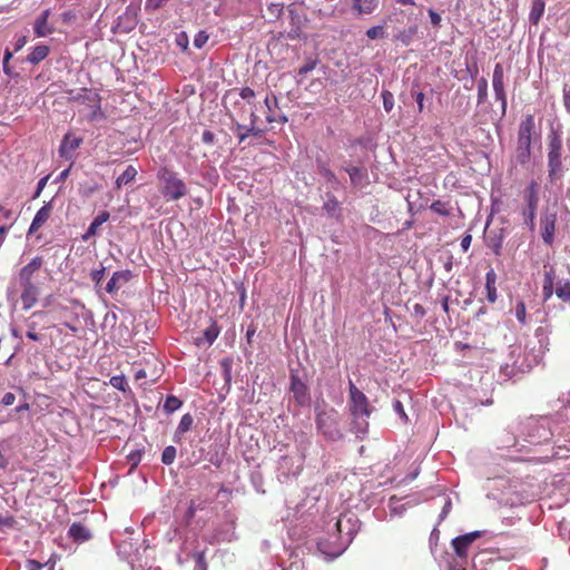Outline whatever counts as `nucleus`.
Here are the masks:
<instances>
[{
	"instance_id": "nucleus-12",
	"label": "nucleus",
	"mask_w": 570,
	"mask_h": 570,
	"mask_svg": "<svg viewBox=\"0 0 570 570\" xmlns=\"http://www.w3.org/2000/svg\"><path fill=\"white\" fill-rule=\"evenodd\" d=\"M82 141L83 139L81 137L76 136L71 132H67L63 136L61 144L59 146V156L67 160H71L73 157V151L81 146Z\"/></svg>"
},
{
	"instance_id": "nucleus-30",
	"label": "nucleus",
	"mask_w": 570,
	"mask_h": 570,
	"mask_svg": "<svg viewBox=\"0 0 570 570\" xmlns=\"http://www.w3.org/2000/svg\"><path fill=\"white\" fill-rule=\"evenodd\" d=\"M258 116L253 108L249 110V125L247 126V132L249 136L259 137L263 130L257 126Z\"/></svg>"
},
{
	"instance_id": "nucleus-10",
	"label": "nucleus",
	"mask_w": 570,
	"mask_h": 570,
	"mask_svg": "<svg viewBox=\"0 0 570 570\" xmlns=\"http://www.w3.org/2000/svg\"><path fill=\"white\" fill-rule=\"evenodd\" d=\"M20 287L22 308L28 311L37 304L40 296V288L36 283H20Z\"/></svg>"
},
{
	"instance_id": "nucleus-20",
	"label": "nucleus",
	"mask_w": 570,
	"mask_h": 570,
	"mask_svg": "<svg viewBox=\"0 0 570 570\" xmlns=\"http://www.w3.org/2000/svg\"><path fill=\"white\" fill-rule=\"evenodd\" d=\"M543 285H542V297L543 301H549L553 295V284H554V269L553 267H549L544 269L543 275Z\"/></svg>"
},
{
	"instance_id": "nucleus-53",
	"label": "nucleus",
	"mask_w": 570,
	"mask_h": 570,
	"mask_svg": "<svg viewBox=\"0 0 570 570\" xmlns=\"http://www.w3.org/2000/svg\"><path fill=\"white\" fill-rule=\"evenodd\" d=\"M104 275H105V268L104 267H101L100 269H95V271L91 272V279L96 284H99L102 281Z\"/></svg>"
},
{
	"instance_id": "nucleus-63",
	"label": "nucleus",
	"mask_w": 570,
	"mask_h": 570,
	"mask_svg": "<svg viewBox=\"0 0 570 570\" xmlns=\"http://www.w3.org/2000/svg\"><path fill=\"white\" fill-rule=\"evenodd\" d=\"M563 104L567 111L570 114V91H567L566 89L563 92Z\"/></svg>"
},
{
	"instance_id": "nucleus-57",
	"label": "nucleus",
	"mask_w": 570,
	"mask_h": 570,
	"mask_svg": "<svg viewBox=\"0 0 570 570\" xmlns=\"http://www.w3.org/2000/svg\"><path fill=\"white\" fill-rule=\"evenodd\" d=\"M16 401V395L11 392H7L2 397V404L3 405H12Z\"/></svg>"
},
{
	"instance_id": "nucleus-4",
	"label": "nucleus",
	"mask_w": 570,
	"mask_h": 570,
	"mask_svg": "<svg viewBox=\"0 0 570 570\" xmlns=\"http://www.w3.org/2000/svg\"><path fill=\"white\" fill-rule=\"evenodd\" d=\"M157 176L163 184L160 191L165 198L178 200L187 194L185 183L177 177L176 173L167 167L160 168Z\"/></svg>"
},
{
	"instance_id": "nucleus-58",
	"label": "nucleus",
	"mask_w": 570,
	"mask_h": 570,
	"mask_svg": "<svg viewBox=\"0 0 570 570\" xmlns=\"http://www.w3.org/2000/svg\"><path fill=\"white\" fill-rule=\"evenodd\" d=\"M215 139V135L210 130H205L202 136V140L205 144H213Z\"/></svg>"
},
{
	"instance_id": "nucleus-19",
	"label": "nucleus",
	"mask_w": 570,
	"mask_h": 570,
	"mask_svg": "<svg viewBox=\"0 0 570 570\" xmlns=\"http://www.w3.org/2000/svg\"><path fill=\"white\" fill-rule=\"evenodd\" d=\"M69 537L78 543H83L91 539V532L81 523H72L68 530Z\"/></svg>"
},
{
	"instance_id": "nucleus-38",
	"label": "nucleus",
	"mask_w": 570,
	"mask_h": 570,
	"mask_svg": "<svg viewBox=\"0 0 570 570\" xmlns=\"http://www.w3.org/2000/svg\"><path fill=\"white\" fill-rule=\"evenodd\" d=\"M246 128L247 126H244L238 121H236L232 127V130L236 134L239 144L244 142L246 138L249 137Z\"/></svg>"
},
{
	"instance_id": "nucleus-50",
	"label": "nucleus",
	"mask_w": 570,
	"mask_h": 570,
	"mask_svg": "<svg viewBox=\"0 0 570 570\" xmlns=\"http://www.w3.org/2000/svg\"><path fill=\"white\" fill-rule=\"evenodd\" d=\"M315 66H316L315 61L305 62L302 67H299L298 76H305L306 73L311 72L312 70H314Z\"/></svg>"
},
{
	"instance_id": "nucleus-27",
	"label": "nucleus",
	"mask_w": 570,
	"mask_h": 570,
	"mask_svg": "<svg viewBox=\"0 0 570 570\" xmlns=\"http://www.w3.org/2000/svg\"><path fill=\"white\" fill-rule=\"evenodd\" d=\"M546 8L544 0H532L531 11L529 13V20L531 23L537 24L543 16Z\"/></svg>"
},
{
	"instance_id": "nucleus-28",
	"label": "nucleus",
	"mask_w": 570,
	"mask_h": 570,
	"mask_svg": "<svg viewBox=\"0 0 570 570\" xmlns=\"http://www.w3.org/2000/svg\"><path fill=\"white\" fill-rule=\"evenodd\" d=\"M137 176V169L129 165L124 173L116 179V188L120 189L122 186L130 184Z\"/></svg>"
},
{
	"instance_id": "nucleus-32",
	"label": "nucleus",
	"mask_w": 570,
	"mask_h": 570,
	"mask_svg": "<svg viewBox=\"0 0 570 570\" xmlns=\"http://www.w3.org/2000/svg\"><path fill=\"white\" fill-rule=\"evenodd\" d=\"M366 36L371 40L383 39L386 37V30L384 24H377L366 30Z\"/></svg>"
},
{
	"instance_id": "nucleus-37",
	"label": "nucleus",
	"mask_w": 570,
	"mask_h": 570,
	"mask_svg": "<svg viewBox=\"0 0 570 570\" xmlns=\"http://www.w3.org/2000/svg\"><path fill=\"white\" fill-rule=\"evenodd\" d=\"M556 295L562 301H570V282L567 281L562 284H558Z\"/></svg>"
},
{
	"instance_id": "nucleus-60",
	"label": "nucleus",
	"mask_w": 570,
	"mask_h": 570,
	"mask_svg": "<svg viewBox=\"0 0 570 570\" xmlns=\"http://www.w3.org/2000/svg\"><path fill=\"white\" fill-rule=\"evenodd\" d=\"M48 176L41 178L39 181H38V185H37V190H36V194H35V198L38 197L40 195V193L42 191V189L45 188V186L47 185V181H48Z\"/></svg>"
},
{
	"instance_id": "nucleus-62",
	"label": "nucleus",
	"mask_w": 570,
	"mask_h": 570,
	"mask_svg": "<svg viewBox=\"0 0 570 570\" xmlns=\"http://www.w3.org/2000/svg\"><path fill=\"white\" fill-rule=\"evenodd\" d=\"M9 228H10V226H6V225L0 226V246L6 240V236H7Z\"/></svg>"
},
{
	"instance_id": "nucleus-11",
	"label": "nucleus",
	"mask_w": 570,
	"mask_h": 570,
	"mask_svg": "<svg viewBox=\"0 0 570 570\" xmlns=\"http://www.w3.org/2000/svg\"><path fill=\"white\" fill-rule=\"evenodd\" d=\"M291 392L293 393L295 402L299 406L307 405L309 403V393L307 385L296 374H291Z\"/></svg>"
},
{
	"instance_id": "nucleus-9",
	"label": "nucleus",
	"mask_w": 570,
	"mask_h": 570,
	"mask_svg": "<svg viewBox=\"0 0 570 570\" xmlns=\"http://www.w3.org/2000/svg\"><path fill=\"white\" fill-rule=\"evenodd\" d=\"M557 224V214L546 210L540 218L541 236L547 245H552Z\"/></svg>"
},
{
	"instance_id": "nucleus-33",
	"label": "nucleus",
	"mask_w": 570,
	"mask_h": 570,
	"mask_svg": "<svg viewBox=\"0 0 570 570\" xmlns=\"http://www.w3.org/2000/svg\"><path fill=\"white\" fill-rule=\"evenodd\" d=\"M181 404L183 403L178 397L174 395H168L164 403V410L165 412L170 414L177 411L181 406Z\"/></svg>"
},
{
	"instance_id": "nucleus-22",
	"label": "nucleus",
	"mask_w": 570,
	"mask_h": 570,
	"mask_svg": "<svg viewBox=\"0 0 570 570\" xmlns=\"http://www.w3.org/2000/svg\"><path fill=\"white\" fill-rule=\"evenodd\" d=\"M380 4V0H354L353 9L358 14H372Z\"/></svg>"
},
{
	"instance_id": "nucleus-5",
	"label": "nucleus",
	"mask_w": 570,
	"mask_h": 570,
	"mask_svg": "<svg viewBox=\"0 0 570 570\" xmlns=\"http://www.w3.org/2000/svg\"><path fill=\"white\" fill-rule=\"evenodd\" d=\"M523 202L524 205L521 208V216L523 223L530 228V230H534L535 227V216L539 204V185L537 181L532 180L523 190Z\"/></svg>"
},
{
	"instance_id": "nucleus-36",
	"label": "nucleus",
	"mask_w": 570,
	"mask_h": 570,
	"mask_svg": "<svg viewBox=\"0 0 570 570\" xmlns=\"http://www.w3.org/2000/svg\"><path fill=\"white\" fill-rule=\"evenodd\" d=\"M177 450L173 445H168L164 449L161 454V462L166 465H170L176 459Z\"/></svg>"
},
{
	"instance_id": "nucleus-23",
	"label": "nucleus",
	"mask_w": 570,
	"mask_h": 570,
	"mask_svg": "<svg viewBox=\"0 0 570 570\" xmlns=\"http://www.w3.org/2000/svg\"><path fill=\"white\" fill-rule=\"evenodd\" d=\"M487 246L493 252L494 255H501L503 235L502 232H490L487 237Z\"/></svg>"
},
{
	"instance_id": "nucleus-61",
	"label": "nucleus",
	"mask_w": 570,
	"mask_h": 570,
	"mask_svg": "<svg viewBox=\"0 0 570 570\" xmlns=\"http://www.w3.org/2000/svg\"><path fill=\"white\" fill-rule=\"evenodd\" d=\"M27 41L28 40L26 36L19 37L18 40L16 41L14 51L18 52L19 50H21L26 46Z\"/></svg>"
},
{
	"instance_id": "nucleus-46",
	"label": "nucleus",
	"mask_w": 570,
	"mask_h": 570,
	"mask_svg": "<svg viewBox=\"0 0 570 570\" xmlns=\"http://www.w3.org/2000/svg\"><path fill=\"white\" fill-rule=\"evenodd\" d=\"M204 334H205L206 342L208 344H212L216 340V337L218 336L219 330H218V327L215 324H213L212 326H209L205 331Z\"/></svg>"
},
{
	"instance_id": "nucleus-2",
	"label": "nucleus",
	"mask_w": 570,
	"mask_h": 570,
	"mask_svg": "<svg viewBox=\"0 0 570 570\" xmlns=\"http://www.w3.org/2000/svg\"><path fill=\"white\" fill-rule=\"evenodd\" d=\"M315 424L326 441L336 442L343 438L340 413L324 401L315 406Z\"/></svg>"
},
{
	"instance_id": "nucleus-26",
	"label": "nucleus",
	"mask_w": 570,
	"mask_h": 570,
	"mask_svg": "<svg viewBox=\"0 0 570 570\" xmlns=\"http://www.w3.org/2000/svg\"><path fill=\"white\" fill-rule=\"evenodd\" d=\"M416 32H417V28L415 26H411V27H409L406 29H403V30L399 31L394 36L393 40L395 42H400L403 46H409L412 42V40H413L414 36L416 35Z\"/></svg>"
},
{
	"instance_id": "nucleus-21",
	"label": "nucleus",
	"mask_w": 570,
	"mask_h": 570,
	"mask_svg": "<svg viewBox=\"0 0 570 570\" xmlns=\"http://www.w3.org/2000/svg\"><path fill=\"white\" fill-rule=\"evenodd\" d=\"M495 283H497V274H495V272L491 268V269H490L489 272H487V274H485L487 299H488L490 303H494V302L497 301V298H498Z\"/></svg>"
},
{
	"instance_id": "nucleus-55",
	"label": "nucleus",
	"mask_w": 570,
	"mask_h": 570,
	"mask_svg": "<svg viewBox=\"0 0 570 570\" xmlns=\"http://www.w3.org/2000/svg\"><path fill=\"white\" fill-rule=\"evenodd\" d=\"M472 242V235L466 233L461 239V247L463 252H468Z\"/></svg>"
},
{
	"instance_id": "nucleus-24",
	"label": "nucleus",
	"mask_w": 570,
	"mask_h": 570,
	"mask_svg": "<svg viewBox=\"0 0 570 570\" xmlns=\"http://www.w3.org/2000/svg\"><path fill=\"white\" fill-rule=\"evenodd\" d=\"M265 106L267 108V114H266V121L269 122V124H273V122H279V124H284L287 121V118L285 116H276V114L274 112L273 108H272V105H277V98L275 96L273 97H266L265 100Z\"/></svg>"
},
{
	"instance_id": "nucleus-48",
	"label": "nucleus",
	"mask_w": 570,
	"mask_h": 570,
	"mask_svg": "<svg viewBox=\"0 0 570 570\" xmlns=\"http://www.w3.org/2000/svg\"><path fill=\"white\" fill-rule=\"evenodd\" d=\"M235 109H237V115L240 119H245V115L248 114L249 115V109H247L246 107V104L244 102H240V101H235Z\"/></svg>"
},
{
	"instance_id": "nucleus-49",
	"label": "nucleus",
	"mask_w": 570,
	"mask_h": 570,
	"mask_svg": "<svg viewBox=\"0 0 570 570\" xmlns=\"http://www.w3.org/2000/svg\"><path fill=\"white\" fill-rule=\"evenodd\" d=\"M393 409H394V411H395V412L401 416V419H402L403 421H405V422L407 421V416H406V414H405V411H404V407H403V404H402V402H401V401L395 400V401L393 402Z\"/></svg>"
},
{
	"instance_id": "nucleus-3",
	"label": "nucleus",
	"mask_w": 570,
	"mask_h": 570,
	"mask_svg": "<svg viewBox=\"0 0 570 570\" xmlns=\"http://www.w3.org/2000/svg\"><path fill=\"white\" fill-rule=\"evenodd\" d=\"M534 128L535 122L532 115H527L519 125L515 157L521 165H524L530 160Z\"/></svg>"
},
{
	"instance_id": "nucleus-18",
	"label": "nucleus",
	"mask_w": 570,
	"mask_h": 570,
	"mask_svg": "<svg viewBox=\"0 0 570 570\" xmlns=\"http://www.w3.org/2000/svg\"><path fill=\"white\" fill-rule=\"evenodd\" d=\"M110 218V214L107 210L100 212L89 225L87 232L82 235V240L88 242L91 237L98 234V228L108 222Z\"/></svg>"
},
{
	"instance_id": "nucleus-35",
	"label": "nucleus",
	"mask_w": 570,
	"mask_h": 570,
	"mask_svg": "<svg viewBox=\"0 0 570 570\" xmlns=\"http://www.w3.org/2000/svg\"><path fill=\"white\" fill-rule=\"evenodd\" d=\"M324 210L330 215H334L340 210V203L333 195H327V199L323 205Z\"/></svg>"
},
{
	"instance_id": "nucleus-56",
	"label": "nucleus",
	"mask_w": 570,
	"mask_h": 570,
	"mask_svg": "<svg viewBox=\"0 0 570 570\" xmlns=\"http://www.w3.org/2000/svg\"><path fill=\"white\" fill-rule=\"evenodd\" d=\"M26 568L27 570H41L43 564L37 560L29 559L27 560Z\"/></svg>"
},
{
	"instance_id": "nucleus-64",
	"label": "nucleus",
	"mask_w": 570,
	"mask_h": 570,
	"mask_svg": "<svg viewBox=\"0 0 570 570\" xmlns=\"http://www.w3.org/2000/svg\"><path fill=\"white\" fill-rule=\"evenodd\" d=\"M27 337L32 340V341H39L40 337L39 335L37 334L36 330H35V325L27 332Z\"/></svg>"
},
{
	"instance_id": "nucleus-41",
	"label": "nucleus",
	"mask_w": 570,
	"mask_h": 570,
	"mask_svg": "<svg viewBox=\"0 0 570 570\" xmlns=\"http://www.w3.org/2000/svg\"><path fill=\"white\" fill-rule=\"evenodd\" d=\"M383 100V107L386 112H391L394 107L393 94L389 90H383L381 94Z\"/></svg>"
},
{
	"instance_id": "nucleus-6",
	"label": "nucleus",
	"mask_w": 570,
	"mask_h": 570,
	"mask_svg": "<svg viewBox=\"0 0 570 570\" xmlns=\"http://www.w3.org/2000/svg\"><path fill=\"white\" fill-rule=\"evenodd\" d=\"M492 86L495 99L501 104L502 116L507 112V94L504 89V70L501 63H497L493 70Z\"/></svg>"
},
{
	"instance_id": "nucleus-47",
	"label": "nucleus",
	"mask_w": 570,
	"mask_h": 570,
	"mask_svg": "<svg viewBox=\"0 0 570 570\" xmlns=\"http://www.w3.org/2000/svg\"><path fill=\"white\" fill-rule=\"evenodd\" d=\"M208 40V35L205 31H199L194 38V46L202 49Z\"/></svg>"
},
{
	"instance_id": "nucleus-7",
	"label": "nucleus",
	"mask_w": 570,
	"mask_h": 570,
	"mask_svg": "<svg viewBox=\"0 0 570 570\" xmlns=\"http://www.w3.org/2000/svg\"><path fill=\"white\" fill-rule=\"evenodd\" d=\"M561 140L558 137L552 138L549 142L548 153L549 176L551 178H554L561 170Z\"/></svg>"
},
{
	"instance_id": "nucleus-51",
	"label": "nucleus",
	"mask_w": 570,
	"mask_h": 570,
	"mask_svg": "<svg viewBox=\"0 0 570 570\" xmlns=\"http://www.w3.org/2000/svg\"><path fill=\"white\" fill-rule=\"evenodd\" d=\"M413 97L415 98V101L417 104L419 112H422L424 110V94L422 91H415L413 92Z\"/></svg>"
},
{
	"instance_id": "nucleus-43",
	"label": "nucleus",
	"mask_w": 570,
	"mask_h": 570,
	"mask_svg": "<svg viewBox=\"0 0 570 570\" xmlns=\"http://www.w3.org/2000/svg\"><path fill=\"white\" fill-rule=\"evenodd\" d=\"M239 97L246 101L250 108H253V99L255 98V91L249 87H244L239 90Z\"/></svg>"
},
{
	"instance_id": "nucleus-1",
	"label": "nucleus",
	"mask_w": 570,
	"mask_h": 570,
	"mask_svg": "<svg viewBox=\"0 0 570 570\" xmlns=\"http://www.w3.org/2000/svg\"><path fill=\"white\" fill-rule=\"evenodd\" d=\"M348 410L352 415V425L356 434H365L368 430L367 419L371 415V407L367 396L350 381L348 384Z\"/></svg>"
},
{
	"instance_id": "nucleus-25",
	"label": "nucleus",
	"mask_w": 570,
	"mask_h": 570,
	"mask_svg": "<svg viewBox=\"0 0 570 570\" xmlns=\"http://www.w3.org/2000/svg\"><path fill=\"white\" fill-rule=\"evenodd\" d=\"M50 52V48L46 45L36 46L27 57V61L32 65H38L45 60Z\"/></svg>"
},
{
	"instance_id": "nucleus-17",
	"label": "nucleus",
	"mask_w": 570,
	"mask_h": 570,
	"mask_svg": "<svg viewBox=\"0 0 570 570\" xmlns=\"http://www.w3.org/2000/svg\"><path fill=\"white\" fill-rule=\"evenodd\" d=\"M52 212V206L50 203H46L35 215L32 223L29 227V234L36 233L39 230L49 219Z\"/></svg>"
},
{
	"instance_id": "nucleus-16",
	"label": "nucleus",
	"mask_w": 570,
	"mask_h": 570,
	"mask_svg": "<svg viewBox=\"0 0 570 570\" xmlns=\"http://www.w3.org/2000/svg\"><path fill=\"white\" fill-rule=\"evenodd\" d=\"M50 17V10L47 9L35 20L33 32L36 37L42 38L51 35L55 31L52 24L48 22Z\"/></svg>"
},
{
	"instance_id": "nucleus-15",
	"label": "nucleus",
	"mask_w": 570,
	"mask_h": 570,
	"mask_svg": "<svg viewBox=\"0 0 570 570\" xmlns=\"http://www.w3.org/2000/svg\"><path fill=\"white\" fill-rule=\"evenodd\" d=\"M131 278L132 273L129 269L115 272L106 285V292L109 294L118 292Z\"/></svg>"
},
{
	"instance_id": "nucleus-44",
	"label": "nucleus",
	"mask_w": 570,
	"mask_h": 570,
	"mask_svg": "<svg viewBox=\"0 0 570 570\" xmlns=\"http://www.w3.org/2000/svg\"><path fill=\"white\" fill-rule=\"evenodd\" d=\"M515 317L522 325H525L527 308H525V304L522 301L518 302L515 305Z\"/></svg>"
},
{
	"instance_id": "nucleus-59",
	"label": "nucleus",
	"mask_w": 570,
	"mask_h": 570,
	"mask_svg": "<svg viewBox=\"0 0 570 570\" xmlns=\"http://www.w3.org/2000/svg\"><path fill=\"white\" fill-rule=\"evenodd\" d=\"M177 43H178V46H180L183 48L184 51L187 50V48H188V38H187L186 33L183 32L178 37Z\"/></svg>"
},
{
	"instance_id": "nucleus-29",
	"label": "nucleus",
	"mask_w": 570,
	"mask_h": 570,
	"mask_svg": "<svg viewBox=\"0 0 570 570\" xmlns=\"http://www.w3.org/2000/svg\"><path fill=\"white\" fill-rule=\"evenodd\" d=\"M430 209H431L433 213H435V214H438V215H440V216H444V217L450 216V215H451V210H452V208H451V206H450V204H449V203H446V202H442V200H440V199L434 200V202L431 204Z\"/></svg>"
},
{
	"instance_id": "nucleus-39",
	"label": "nucleus",
	"mask_w": 570,
	"mask_h": 570,
	"mask_svg": "<svg viewBox=\"0 0 570 570\" xmlns=\"http://www.w3.org/2000/svg\"><path fill=\"white\" fill-rule=\"evenodd\" d=\"M99 188H100V186L96 183H94V184L83 183V184H80V186H79V194L83 197H89L92 194H95L96 191H98Z\"/></svg>"
},
{
	"instance_id": "nucleus-54",
	"label": "nucleus",
	"mask_w": 570,
	"mask_h": 570,
	"mask_svg": "<svg viewBox=\"0 0 570 570\" xmlns=\"http://www.w3.org/2000/svg\"><path fill=\"white\" fill-rule=\"evenodd\" d=\"M429 16H430L431 23L434 27H439L441 23V20H442L441 16L438 12H435L433 9L429 10Z\"/></svg>"
},
{
	"instance_id": "nucleus-14",
	"label": "nucleus",
	"mask_w": 570,
	"mask_h": 570,
	"mask_svg": "<svg viewBox=\"0 0 570 570\" xmlns=\"http://www.w3.org/2000/svg\"><path fill=\"white\" fill-rule=\"evenodd\" d=\"M480 537L479 531L470 532L460 537H456L452 541V546L454 548L455 554L462 559L466 560L468 550L470 546Z\"/></svg>"
},
{
	"instance_id": "nucleus-31",
	"label": "nucleus",
	"mask_w": 570,
	"mask_h": 570,
	"mask_svg": "<svg viewBox=\"0 0 570 570\" xmlns=\"http://www.w3.org/2000/svg\"><path fill=\"white\" fill-rule=\"evenodd\" d=\"M109 384L124 393L130 392L127 380L125 375H115L110 377Z\"/></svg>"
},
{
	"instance_id": "nucleus-34",
	"label": "nucleus",
	"mask_w": 570,
	"mask_h": 570,
	"mask_svg": "<svg viewBox=\"0 0 570 570\" xmlns=\"http://www.w3.org/2000/svg\"><path fill=\"white\" fill-rule=\"evenodd\" d=\"M193 424H194L193 416L189 413L184 414L180 419V422L178 424L176 433L177 434L186 433L187 431H189L191 429Z\"/></svg>"
},
{
	"instance_id": "nucleus-42",
	"label": "nucleus",
	"mask_w": 570,
	"mask_h": 570,
	"mask_svg": "<svg viewBox=\"0 0 570 570\" xmlns=\"http://www.w3.org/2000/svg\"><path fill=\"white\" fill-rule=\"evenodd\" d=\"M487 98H488V81L485 78H482L478 85V102L482 104L487 100Z\"/></svg>"
},
{
	"instance_id": "nucleus-52",
	"label": "nucleus",
	"mask_w": 570,
	"mask_h": 570,
	"mask_svg": "<svg viewBox=\"0 0 570 570\" xmlns=\"http://www.w3.org/2000/svg\"><path fill=\"white\" fill-rule=\"evenodd\" d=\"M164 0H146L145 9L148 11H155L161 7Z\"/></svg>"
},
{
	"instance_id": "nucleus-8",
	"label": "nucleus",
	"mask_w": 570,
	"mask_h": 570,
	"mask_svg": "<svg viewBox=\"0 0 570 570\" xmlns=\"http://www.w3.org/2000/svg\"><path fill=\"white\" fill-rule=\"evenodd\" d=\"M72 99L88 107L92 118L100 111L101 97L95 90L83 88Z\"/></svg>"
},
{
	"instance_id": "nucleus-40",
	"label": "nucleus",
	"mask_w": 570,
	"mask_h": 570,
	"mask_svg": "<svg viewBox=\"0 0 570 570\" xmlns=\"http://www.w3.org/2000/svg\"><path fill=\"white\" fill-rule=\"evenodd\" d=\"M345 170L348 174L350 179L353 185H357L361 181V179L364 177V173L362 171V169L360 167L353 166V167L346 168Z\"/></svg>"
},
{
	"instance_id": "nucleus-13",
	"label": "nucleus",
	"mask_w": 570,
	"mask_h": 570,
	"mask_svg": "<svg viewBox=\"0 0 570 570\" xmlns=\"http://www.w3.org/2000/svg\"><path fill=\"white\" fill-rule=\"evenodd\" d=\"M45 259L41 256L33 257L19 271V283H36V275L43 266Z\"/></svg>"
},
{
	"instance_id": "nucleus-45",
	"label": "nucleus",
	"mask_w": 570,
	"mask_h": 570,
	"mask_svg": "<svg viewBox=\"0 0 570 570\" xmlns=\"http://www.w3.org/2000/svg\"><path fill=\"white\" fill-rule=\"evenodd\" d=\"M321 176L330 184H336L337 178L336 175L326 166H321L318 169Z\"/></svg>"
}]
</instances>
